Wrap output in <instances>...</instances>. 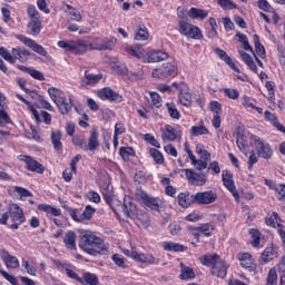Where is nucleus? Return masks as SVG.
Here are the masks:
<instances>
[{
	"instance_id": "4468645a",
	"label": "nucleus",
	"mask_w": 285,
	"mask_h": 285,
	"mask_svg": "<svg viewBox=\"0 0 285 285\" xmlns=\"http://www.w3.org/2000/svg\"><path fill=\"white\" fill-rule=\"evenodd\" d=\"M121 208L129 219H137L139 217V209H137V205L132 203V197L125 196L124 206H121Z\"/></svg>"
},
{
	"instance_id": "6e6552de",
	"label": "nucleus",
	"mask_w": 285,
	"mask_h": 285,
	"mask_svg": "<svg viewBox=\"0 0 285 285\" xmlns=\"http://www.w3.org/2000/svg\"><path fill=\"white\" fill-rule=\"evenodd\" d=\"M171 86L178 90V100L181 106H185L186 108H190L193 104V95H190V91L188 89V85L181 82H173Z\"/></svg>"
},
{
	"instance_id": "bb28decb",
	"label": "nucleus",
	"mask_w": 285,
	"mask_h": 285,
	"mask_svg": "<svg viewBox=\"0 0 285 285\" xmlns=\"http://www.w3.org/2000/svg\"><path fill=\"white\" fill-rule=\"evenodd\" d=\"M163 248L164 250L174 252V253H184V250H188V247L174 242H164Z\"/></svg>"
},
{
	"instance_id": "864d4df0",
	"label": "nucleus",
	"mask_w": 285,
	"mask_h": 285,
	"mask_svg": "<svg viewBox=\"0 0 285 285\" xmlns=\"http://www.w3.org/2000/svg\"><path fill=\"white\" fill-rule=\"evenodd\" d=\"M196 153L197 155H199L200 159H203L204 161H207L208 159H210V153H208V150H206L204 148V145L202 144L196 146Z\"/></svg>"
},
{
	"instance_id": "4be33fe9",
	"label": "nucleus",
	"mask_w": 285,
	"mask_h": 285,
	"mask_svg": "<svg viewBox=\"0 0 285 285\" xmlns=\"http://www.w3.org/2000/svg\"><path fill=\"white\" fill-rule=\"evenodd\" d=\"M56 106H58L61 115H68V112L72 110V99H68L66 97L59 98V100L56 102Z\"/></svg>"
},
{
	"instance_id": "6ab92c4d",
	"label": "nucleus",
	"mask_w": 285,
	"mask_h": 285,
	"mask_svg": "<svg viewBox=\"0 0 285 285\" xmlns=\"http://www.w3.org/2000/svg\"><path fill=\"white\" fill-rule=\"evenodd\" d=\"M277 247L272 245L271 247L265 248L259 258V264L264 266V264H268V262H273V259H277Z\"/></svg>"
},
{
	"instance_id": "3c124183",
	"label": "nucleus",
	"mask_w": 285,
	"mask_h": 285,
	"mask_svg": "<svg viewBox=\"0 0 285 285\" xmlns=\"http://www.w3.org/2000/svg\"><path fill=\"white\" fill-rule=\"evenodd\" d=\"M236 37H238L239 43H243L244 50H249V52H253V47L248 42V37L244 33H236Z\"/></svg>"
},
{
	"instance_id": "2f4dec72",
	"label": "nucleus",
	"mask_w": 285,
	"mask_h": 285,
	"mask_svg": "<svg viewBox=\"0 0 285 285\" xmlns=\"http://www.w3.org/2000/svg\"><path fill=\"white\" fill-rule=\"evenodd\" d=\"M27 28L29 35H32V37H37V35L41 32V19L30 20Z\"/></svg>"
},
{
	"instance_id": "0e129e2a",
	"label": "nucleus",
	"mask_w": 285,
	"mask_h": 285,
	"mask_svg": "<svg viewBox=\"0 0 285 285\" xmlns=\"http://www.w3.org/2000/svg\"><path fill=\"white\" fill-rule=\"evenodd\" d=\"M145 206H148L151 210H157L159 208V199L149 196L145 202Z\"/></svg>"
},
{
	"instance_id": "e433bc0d",
	"label": "nucleus",
	"mask_w": 285,
	"mask_h": 285,
	"mask_svg": "<svg viewBox=\"0 0 285 285\" xmlns=\"http://www.w3.org/2000/svg\"><path fill=\"white\" fill-rule=\"evenodd\" d=\"M67 10L69 11V17L71 19V21H82L83 20V16H81V12L79 10H77V8L70 6V4H66Z\"/></svg>"
},
{
	"instance_id": "f3484780",
	"label": "nucleus",
	"mask_w": 285,
	"mask_h": 285,
	"mask_svg": "<svg viewBox=\"0 0 285 285\" xmlns=\"http://www.w3.org/2000/svg\"><path fill=\"white\" fill-rule=\"evenodd\" d=\"M8 210L11 222H17L18 224H23V222H26V216H23V209L19 205L11 204L9 205Z\"/></svg>"
},
{
	"instance_id": "39448f33",
	"label": "nucleus",
	"mask_w": 285,
	"mask_h": 285,
	"mask_svg": "<svg viewBox=\"0 0 285 285\" xmlns=\"http://www.w3.org/2000/svg\"><path fill=\"white\" fill-rule=\"evenodd\" d=\"M178 26L180 35L187 39H202L204 37L199 27L188 22V18L180 19Z\"/></svg>"
},
{
	"instance_id": "bf43d9fd",
	"label": "nucleus",
	"mask_w": 285,
	"mask_h": 285,
	"mask_svg": "<svg viewBox=\"0 0 285 285\" xmlns=\"http://www.w3.org/2000/svg\"><path fill=\"white\" fill-rule=\"evenodd\" d=\"M150 156L153 157L154 161L158 165L164 164V155L161 151L157 149H150Z\"/></svg>"
},
{
	"instance_id": "c9c22d12",
	"label": "nucleus",
	"mask_w": 285,
	"mask_h": 285,
	"mask_svg": "<svg viewBox=\"0 0 285 285\" xmlns=\"http://www.w3.org/2000/svg\"><path fill=\"white\" fill-rule=\"evenodd\" d=\"M279 222H282V218H279V214L277 213H272L268 214L265 218V224L267 226H272V228H275V226H277V224H279Z\"/></svg>"
},
{
	"instance_id": "393cba45",
	"label": "nucleus",
	"mask_w": 285,
	"mask_h": 285,
	"mask_svg": "<svg viewBox=\"0 0 285 285\" xmlns=\"http://www.w3.org/2000/svg\"><path fill=\"white\" fill-rule=\"evenodd\" d=\"M12 55L16 60L18 59V61L23 63L28 60V57H30V51L23 47H16L12 49Z\"/></svg>"
},
{
	"instance_id": "a878e982",
	"label": "nucleus",
	"mask_w": 285,
	"mask_h": 285,
	"mask_svg": "<svg viewBox=\"0 0 285 285\" xmlns=\"http://www.w3.org/2000/svg\"><path fill=\"white\" fill-rule=\"evenodd\" d=\"M63 242L67 248L70 250H77V234L75 232H67Z\"/></svg>"
},
{
	"instance_id": "69168bd1",
	"label": "nucleus",
	"mask_w": 285,
	"mask_h": 285,
	"mask_svg": "<svg viewBox=\"0 0 285 285\" xmlns=\"http://www.w3.org/2000/svg\"><path fill=\"white\" fill-rule=\"evenodd\" d=\"M29 75L30 77H32V79H37L38 81H46V77L43 76V73L37 69H30L29 70Z\"/></svg>"
},
{
	"instance_id": "338daca9",
	"label": "nucleus",
	"mask_w": 285,
	"mask_h": 285,
	"mask_svg": "<svg viewBox=\"0 0 285 285\" xmlns=\"http://www.w3.org/2000/svg\"><path fill=\"white\" fill-rule=\"evenodd\" d=\"M276 197L278 202H285V185L276 187Z\"/></svg>"
},
{
	"instance_id": "a18cd8bd",
	"label": "nucleus",
	"mask_w": 285,
	"mask_h": 285,
	"mask_svg": "<svg viewBox=\"0 0 285 285\" xmlns=\"http://www.w3.org/2000/svg\"><path fill=\"white\" fill-rule=\"evenodd\" d=\"M149 97H150V100H149L150 106H153L154 108H161V96H159V94L155 91H150Z\"/></svg>"
},
{
	"instance_id": "a19ab883",
	"label": "nucleus",
	"mask_w": 285,
	"mask_h": 285,
	"mask_svg": "<svg viewBox=\"0 0 285 285\" xmlns=\"http://www.w3.org/2000/svg\"><path fill=\"white\" fill-rule=\"evenodd\" d=\"M95 213H97V209H95V207L87 205L85 207V210L82 212V214H80V217L82 219V222H90V219H92V215H95Z\"/></svg>"
},
{
	"instance_id": "cd10ccee",
	"label": "nucleus",
	"mask_w": 285,
	"mask_h": 285,
	"mask_svg": "<svg viewBox=\"0 0 285 285\" xmlns=\"http://www.w3.org/2000/svg\"><path fill=\"white\" fill-rule=\"evenodd\" d=\"M177 202L181 208H190V205L195 204L193 202V195L189 193H180L177 197Z\"/></svg>"
},
{
	"instance_id": "f257e3e1",
	"label": "nucleus",
	"mask_w": 285,
	"mask_h": 285,
	"mask_svg": "<svg viewBox=\"0 0 285 285\" xmlns=\"http://www.w3.org/2000/svg\"><path fill=\"white\" fill-rule=\"evenodd\" d=\"M58 47L63 48L66 52H71L72 55H86L88 50H112L115 48V40H104L98 46L89 43L86 40H60L58 41Z\"/></svg>"
},
{
	"instance_id": "79ce46f5",
	"label": "nucleus",
	"mask_w": 285,
	"mask_h": 285,
	"mask_svg": "<svg viewBox=\"0 0 285 285\" xmlns=\"http://www.w3.org/2000/svg\"><path fill=\"white\" fill-rule=\"evenodd\" d=\"M265 119H267V121H271L272 124H274V126H276L277 130H281V132H285V127L283 125L277 124V117L275 116V114H272L271 111H265Z\"/></svg>"
},
{
	"instance_id": "de8ad7c7",
	"label": "nucleus",
	"mask_w": 285,
	"mask_h": 285,
	"mask_svg": "<svg viewBox=\"0 0 285 285\" xmlns=\"http://www.w3.org/2000/svg\"><path fill=\"white\" fill-rule=\"evenodd\" d=\"M249 235H252V246L254 248H259V242L262 239V234L257 229H249Z\"/></svg>"
},
{
	"instance_id": "e2e57ef3",
	"label": "nucleus",
	"mask_w": 285,
	"mask_h": 285,
	"mask_svg": "<svg viewBox=\"0 0 285 285\" xmlns=\"http://www.w3.org/2000/svg\"><path fill=\"white\" fill-rule=\"evenodd\" d=\"M242 105L244 106V108H250L252 110H255V108H257L255 106V99H253L248 96H244L242 98Z\"/></svg>"
},
{
	"instance_id": "9b49d317",
	"label": "nucleus",
	"mask_w": 285,
	"mask_h": 285,
	"mask_svg": "<svg viewBox=\"0 0 285 285\" xmlns=\"http://www.w3.org/2000/svg\"><path fill=\"white\" fill-rule=\"evenodd\" d=\"M18 159L20 161H24L27 169H29L31 173H38V175H43L46 168L39 161L32 159V157L20 155L18 156Z\"/></svg>"
},
{
	"instance_id": "6e6d98bb",
	"label": "nucleus",
	"mask_w": 285,
	"mask_h": 285,
	"mask_svg": "<svg viewBox=\"0 0 285 285\" xmlns=\"http://www.w3.org/2000/svg\"><path fill=\"white\" fill-rule=\"evenodd\" d=\"M14 193H17L19 199L23 200L26 197H32V193L23 187L16 186L13 187Z\"/></svg>"
},
{
	"instance_id": "4d7b16f0",
	"label": "nucleus",
	"mask_w": 285,
	"mask_h": 285,
	"mask_svg": "<svg viewBox=\"0 0 285 285\" xmlns=\"http://www.w3.org/2000/svg\"><path fill=\"white\" fill-rule=\"evenodd\" d=\"M111 259L114 264H116V266H118L119 268H128V265H126V261H124V256H121L120 254H114L111 256Z\"/></svg>"
},
{
	"instance_id": "5701e85b",
	"label": "nucleus",
	"mask_w": 285,
	"mask_h": 285,
	"mask_svg": "<svg viewBox=\"0 0 285 285\" xmlns=\"http://www.w3.org/2000/svg\"><path fill=\"white\" fill-rule=\"evenodd\" d=\"M135 262H140V264H159V258L153 256V254H134Z\"/></svg>"
},
{
	"instance_id": "052dcab7",
	"label": "nucleus",
	"mask_w": 285,
	"mask_h": 285,
	"mask_svg": "<svg viewBox=\"0 0 285 285\" xmlns=\"http://www.w3.org/2000/svg\"><path fill=\"white\" fill-rule=\"evenodd\" d=\"M250 257L252 256L248 253L239 254L238 259L239 262H242V266H244L245 268H248L252 264Z\"/></svg>"
},
{
	"instance_id": "20e7f679",
	"label": "nucleus",
	"mask_w": 285,
	"mask_h": 285,
	"mask_svg": "<svg viewBox=\"0 0 285 285\" xmlns=\"http://www.w3.org/2000/svg\"><path fill=\"white\" fill-rule=\"evenodd\" d=\"M71 141L73 146H79L81 150L95 153L99 148V132H97V129H92L88 140L86 137L77 135L72 137Z\"/></svg>"
},
{
	"instance_id": "aec40b11",
	"label": "nucleus",
	"mask_w": 285,
	"mask_h": 285,
	"mask_svg": "<svg viewBox=\"0 0 285 285\" xmlns=\"http://www.w3.org/2000/svg\"><path fill=\"white\" fill-rule=\"evenodd\" d=\"M0 257L4 262L7 268H19V259L17 258V256L10 255L8 250L2 249L0 252Z\"/></svg>"
},
{
	"instance_id": "603ef678",
	"label": "nucleus",
	"mask_w": 285,
	"mask_h": 285,
	"mask_svg": "<svg viewBox=\"0 0 285 285\" xmlns=\"http://www.w3.org/2000/svg\"><path fill=\"white\" fill-rule=\"evenodd\" d=\"M190 134L193 137H199L200 135H208V128L205 126H193Z\"/></svg>"
},
{
	"instance_id": "f8f14e48",
	"label": "nucleus",
	"mask_w": 285,
	"mask_h": 285,
	"mask_svg": "<svg viewBox=\"0 0 285 285\" xmlns=\"http://www.w3.org/2000/svg\"><path fill=\"white\" fill-rule=\"evenodd\" d=\"M17 39H19V41H21V43L27 46V48H31V50H33V52H37V55H40L41 57H46L48 55V51H46V48H43V46L37 43L35 40H32L26 36H21V35H18Z\"/></svg>"
},
{
	"instance_id": "f704fd0d",
	"label": "nucleus",
	"mask_w": 285,
	"mask_h": 285,
	"mask_svg": "<svg viewBox=\"0 0 285 285\" xmlns=\"http://www.w3.org/2000/svg\"><path fill=\"white\" fill-rule=\"evenodd\" d=\"M38 209L42 210L43 213H47V215H52L53 217L61 216V209L55 208L50 205H39Z\"/></svg>"
},
{
	"instance_id": "c03bdc74",
	"label": "nucleus",
	"mask_w": 285,
	"mask_h": 285,
	"mask_svg": "<svg viewBox=\"0 0 285 285\" xmlns=\"http://www.w3.org/2000/svg\"><path fill=\"white\" fill-rule=\"evenodd\" d=\"M136 41H147L148 39V29L146 26H139L138 31L135 35Z\"/></svg>"
},
{
	"instance_id": "4c0bfd02",
	"label": "nucleus",
	"mask_w": 285,
	"mask_h": 285,
	"mask_svg": "<svg viewBox=\"0 0 285 285\" xmlns=\"http://www.w3.org/2000/svg\"><path fill=\"white\" fill-rule=\"evenodd\" d=\"M119 155L124 161H130V157H135V149L131 147H120Z\"/></svg>"
},
{
	"instance_id": "774afa93",
	"label": "nucleus",
	"mask_w": 285,
	"mask_h": 285,
	"mask_svg": "<svg viewBox=\"0 0 285 285\" xmlns=\"http://www.w3.org/2000/svg\"><path fill=\"white\" fill-rule=\"evenodd\" d=\"M224 92L228 99H239V91L237 89H225Z\"/></svg>"
},
{
	"instance_id": "c85d7f7f",
	"label": "nucleus",
	"mask_w": 285,
	"mask_h": 285,
	"mask_svg": "<svg viewBox=\"0 0 285 285\" xmlns=\"http://www.w3.org/2000/svg\"><path fill=\"white\" fill-rule=\"evenodd\" d=\"M79 284L82 285H99V277L95 274L87 272L80 277Z\"/></svg>"
},
{
	"instance_id": "c756f323",
	"label": "nucleus",
	"mask_w": 285,
	"mask_h": 285,
	"mask_svg": "<svg viewBox=\"0 0 285 285\" xmlns=\"http://www.w3.org/2000/svg\"><path fill=\"white\" fill-rule=\"evenodd\" d=\"M189 230H198V233H203L205 237H210L213 232L215 230V226L210 223L202 224L198 227H189Z\"/></svg>"
},
{
	"instance_id": "412c9836",
	"label": "nucleus",
	"mask_w": 285,
	"mask_h": 285,
	"mask_svg": "<svg viewBox=\"0 0 285 285\" xmlns=\"http://www.w3.org/2000/svg\"><path fill=\"white\" fill-rule=\"evenodd\" d=\"M180 266V275L179 279H183L184 282H190V279H195V271L190 266H186L183 262L179 264Z\"/></svg>"
},
{
	"instance_id": "13d9d810",
	"label": "nucleus",
	"mask_w": 285,
	"mask_h": 285,
	"mask_svg": "<svg viewBox=\"0 0 285 285\" xmlns=\"http://www.w3.org/2000/svg\"><path fill=\"white\" fill-rule=\"evenodd\" d=\"M86 198L89 202H92L94 204H100L101 203V196H99V193L95 191V190H89L86 194Z\"/></svg>"
},
{
	"instance_id": "72a5a7b5",
	"label": "nucleus",
	"mask_w": 285,
	"mask_h": 285,
	"mask_svg": "<svg viewBox=\"0 0 285 285\" xmlns=\"http://www.w3.org/2000/svg\"><path fill=\"white\" fill-rule=\"evenodd\" d=\"M188 17L190 19H206V17H208V11L204 10V9H197L195 7L190 8L188 11Z\"/></svg>"
},
{
	"instance_id": "a211bd4d",
	"label": "nucleus",
	"mask_w": 285,
	"mask_h": 285,
	"mask_svg": "<svg viewBox=\"0 0 285 285\" xmlns=\"http://www.w3.org/2000/svg\"><path fill=\"white\" fill-rule=\"evenodd\" d=\"M100 79H104L101 73H92L90 71H85V78L81 80L80 86L82 88H88V86H96L99 83Z\"/></svg>"
},
{
	"instance_id": "0eeeda50",
	"label": "nucleus",
	"mask_w": 285,
	"mask_h": 285,
	"mask_svg": "<svg viewBox=\"0 0 285 285\" xmlns=\"http://www.w3.org/2000/svg\"><path fill=\"white\" fill-rule=\"evenodd\" d=\"M176 75L177 67L173 62H165L151 72L154 79H168V77H175Z\"/></svg>"
},
{
	"instance_id": "680f3d73",
	"label": "nucleus",
	"mask_w": 285,
	"mask_h": 285,
	"mask_svg": "<svg viewBox=\"0 0 285 285\" xmlns=\"http://www.w3.org/2000/svg\"><path fill=\"white\" fill-rule=\"evenodd\" d=\"M48 94L50 99H52L53 104H57L59 98H61V91L55 87L49 88Z\"/></svg>"
},
{
	"instance_id": "5fc2aeb1",
	"label": "nucleus",
	"mask_w": 285,
	"mask_h": 285,
	"mask_svg": "<svg viewBox=\"0 0 285 285\" xmlns=\"http://www.w3.org/2000/svg\"><path fill=\"white\" fill-rule=\"evenodd\" d=\"M0 57H3L6 61H9V63H17V58H14V55H10V51L3 47L0 48Z\"/></svg>"
},
{
	"instance_id": "ea45409f",
	"label": "nucleus",
	"mask_w": 285,
	"mask_h": 285,
	"mask_svg": "<svg viewBox=\"0 0 285 285\" xmlns=\"http://www.w3.org/2000/svg\"><path fill=\"white\" fill-rule=\"evenodd\" d=\"M166 108H167L168 115H169V117H171V119H177V120L181 119V114H179V110L177 109L175 104L167 102Z\"/></svg>"
},
{
	"instance_id": "2eb2a0df",
	"label": "nucleus",
	"mask_w": 285,
	"mask_h": 285,
	"mask_svg": "<svg viewBox=\"0 0 285 285\" xmlns=\"http://www.w3.org/2000/svg\"><path fill=\"white\" fill-rule=\"evenodd\" d=\"M99 99H102L104 101H117L118 104H121L124 101V97L119 95L117 91L112 90L110 87H105L98 91Z\"/></svg>"
},
{
	"instance_id": "7ed1b4c3",
	"label": "nucleus",
	"mask_w": 285,
	"mask_h": 285,
	"mask_svg": "<svg viewBox=\"0 0 285 285\" xmlns=\"http://www.w3.org/2000/svg\"><path fill=\"white\" fill-rule=\"evenodd\" d=\"M203 266H208L210 268L212 275L214 277H219L224 279L228 275V264L219 257V255H205L200 257Z\"/></svg>"
},
{
	"instance_id": "1a4fd4ad",
	"label": "nucleus",
	"mask_w": 285,
	"mask_h": 285,
	"mask_svg": "<svg viewBox=\"0 0 285 285\" xmlns=\"http://www.w3.org/2000/svg\"><path fill=\"white\" fill-rule=\"evenodd\" d=\"M217 202V193L213 190L198 191L193 194V203L198 204V206H208Z\"/></svg>"
},
{
	"instance_id": "58836bf2",
	"label": "nucleus",
	"mask_w": 285,
	"mask_h": 285,
	"mask_svg": "<svg viewBox=\"0 0 285 285\" xmlns=\"http://www.w3.org/2000/svg\"><path fill=\"white\" fill-rule=\"evenodd\" d=\"M17 98L22 101V104H26V106L28 107V109L30 110V112L33 115L36 121H39V111H37V109L35 108V106L32 104H30V101H28L26 98H23V96L17 94Z\"/></svg>"
},
{
	"instance_id": "8fccbe9b",
	"label": "nucleus",
	"mask_w": 285,
	"mask_h": 285,
	"mask_svg": "<svg viewBox=\"0 0 285 285\" xmlns=\"http://www.w3.org/2000/svg\"><path fill=\"white\" fill-rule=\"evenodd\" d=\"M27 14H28L30 21H35V20L40 19L39 11L37 10V7H35L33 4L28 6Z\"/></svg>"
},
{
	"instance_id": "09e8293b",
	"label": "nucleus",
	"mask_w": 285,
	"mask_h": 285,
	"mask_svg": "<svg viewBox=\"0 0 285 285\" xmlns=\"http://www.w3.org/2000/svg\"><path fill=\"white\" fill-rule=\"evenodd\" d=\"M217 3L223 10H237V6L232 0H217Z\"/></svg>"
},
{
	"instance_id": "423d86ee",
	"label": "nucleus",
	"mask_w": 285,
	"mask_h": 285,
	"mask_svg": "<svg viewBox=\"0 0 285 285\" xmlns=\"http://www.w3.org/2000/svg\"><path fill=\"white\" fill-rule=\"evenodd\" d=\"M250 145L256 148L258 157L263 159H271L273 157V149L268 142L264 141L259 136H250Z\"/></svg>"
},
{
	"instance_id": "ddd939ff",
	"label": "nucleus",
	"mask_w": 285,
	"mask_h": 285,
	"mask_svg": "<svg viewBox=\"0 0 285 285\" xmlns=\"http://www.w3.org/2000/svg\"><path fill=\"white\" fill-rule=\"evenodd\" d=\"M185 177L191 186H205L206 176L204 174H197L193 169H183Z\"/></svg>"
},
{
	"instance_id": "473e14b6",
	"label": "nucleus",
	"mask_w": 285,
	"mask_h": 285,
	"mask_svg": "<svg viewBox=\"0 0 285 285\" xmlns=\"http://www.w3.org/2000/svg\"><path fill=\"white\" fill-rule=\"evenodd\" d=\"M239 56L243 59L244 63L252 70V72H257V65H255V60L253 57L245 51H239Z\"/></svg>"
},
{
	"instance_id": "dca6fc26",
	"label": "nucleus",
	"mask_w": 285,
	"mask_h": 285,
	"mask_svg": "<svg viewBox=\"0 0 285 285\" xmlns=\"http://www.w3.org/2000/svg\"><path fill=\"white\" fill-rule=\"evenodd\" d=\"M168 55L161 50H154L146 53L142 61L145 63H159V61H166Z\"/></svg>"
},
{
	"instance_id": "9d476101",
	"label": "nucleus",
	"mask_w": 285,
	"mask_h": 285,
	"mask_svg": "<svg viewBox=\"0 0 285 285\" xmlns=\"http://www.w3.org/2000/svg\"><path fill=\"white\" fill-rule=\"evenodd\" d=\"M222 179L225 188L232 193L233 197L236 202H239V193L237 191V187H235V180H233V174L228 170H223Z\"/></svg>"
},
{
	"instance_id": "7c9ffc66",
	"label": "nucleus",
	"mask_w": 285,
	"mask_h": 285,
	"mask_svg": "<svg viewBox=\"0 0 285 285\" xmlns=\"http://www.w3.org/2000/svg\"><path fill=\"white\" fill-rule=\"evenodd\" d=\"M179 137V134L177 132V129L175 127L167 125L165 127V130L163 132V139H167V141H175Z\"/></svg>"
},
{
	"instance_id": "49530a36",
	"label": "nucleus",
	"mask_w": 285,
	"mask_h": 285,
	"mask_svg": "<svg viewBox=\"0 0 285 285\" xmlns=\"http://www.w3.org/2000/svg\"><path fill=\"white\" fill-rule=\"evenodd\" d=\"M253 40H254V46H255L256 55L258 57H264V55H266V49L259 43V36L258 35H254L253 36Z\"/></svg>"
},
{
	"instance_id": "b1692460",
	"label": "nucleus",
	"mask_w": 285,
	"mask_h": 285,
	"mask_svg": "<svg viewBox=\"0 0 285 285\" xmlns=\"http://www.w3.org/2000/svg\"><path fill=\"white\" fill-rule=\"evenodd\" d=\"M121 75H129L131 81H141L144 80V69L138 67L135 71H129L126 67L121 69Z\"/></svg>"
},
{
	"instance_id": "f03ea898",
	"label": "nucleus",
	"mask_w": 285,
	"mask_h": 285,
	"mask_svg": "<svg viewBox=\"0 0 285 285\" xmlns=\"http://www.w3.org/2000/svg\"><path fill=\"white\" fill-rule=\"evenodd\" d=\"M79 247L94 257H97V255H108V244L92 233L82 235Z\"/></svg>"
},
{
	"instance_id": "37998d69",
	"label": "nucleus",
	"mask_w": 285,
	"mask_h": 285,
	"mask_svg": "<svg viewBox=\"0 0 285 285\" xmlns=\"http://www.w3.org/2000/svg\"><path fill=\"white\" fill-rule=\"evenodd\" d=\"M51 141L53 144L55 150H61V131H52L51 132Z\"/></svg>"
}]
</instances>
